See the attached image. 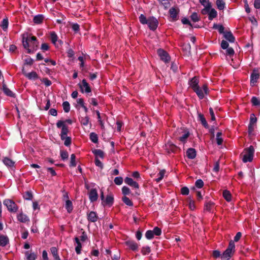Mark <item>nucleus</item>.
I'll return each mask as SVG.
<instances>
[{"label": "nucleus", "mask_w": 260, "mask_h": 260, "mask_svg": "<svg viewBox=\"0 0 260 260\" xmlns=\"http://www.w3.org/2000/svg\"><path fill=\"white\" fill-rule=\"evenodd\" d=\"M22 74L29 80H35L38 78V75L36 72H31L27 73L25 71L24 68L22 70Z\"/></svg>", "instance_id": "17"}, {"label": "nucleus", "mask_w": 260, "mask_h": 260, "mask_svg": "<svg viewBox=\"0 0 260 260\" xmlns=\"http://www.w3.org/2000/svg\"><path fill=\"white\" fill-rule=\"evenodd\" d=\"M23 197L26 200H31L33 195L31 191H26L23 193Z\"/></svg>", "instance_id": "36"}, {"label": "nucleus", "mask_w": 260, "mask_h": 260, "mask_svg": "<svg viewBox=\"0 0 260 260\" xmlns=\"http://www.w3.org/2000/svg\"><path fill=\"white\" fill-rule=\"evenodd\" d=\"M199 79L197 77H194L189 81V84L192 89L199 87Z\"/></svg>", "instance_id": "25"}, {"label": "nucleus", "mask_w": 260, "mask_h": 260, "mask_svg": "<svg viewBox=\"0 0 260 260\" xmlns=\"http://www.w3.org/2000/svg\"><path fill=\"white\" fill-rule=\"evenodd\" d=\"M9 25V21L8 18H5L2 21V24H1V27L3 28V29L5 31L8 27Z\"/></svg>", "instance_id": "44"}, {"label": "nucleus", "mask_w": 260, "mask_h": 260, "mask_svg": "<svg viewBox=\"0 0 260 260\" xmlns=\"http://www.w3.org/2000/svg\"><path fill=\"white\" fill-rule=\"evenodd\" d=\"M69 166L70 167H75L76 166V155L75 154H72L71 155V160Z\"/></svg>", "instance_id": "47"}, {"label": "nucleus", "mask_w": 260, "mask_h": 260, "mask_svg": "<svg viewBox=\"0 0 260 260\" xmlns=\"http://www.w3.org/2000/svg\"><path fill=\"white\" fill-rule=\"evenodd\" d=\"M9 242L8 237L6 235H0V246L2 247L6 246Z\"/></svg>", "instance_id": "27"}, {"label": "nucleus", "mask_w": 260, "mask_h": 260, "mask_svg": "<svg viewBox=\"0 0 260 260\" xmlns=\"http://www.w3.org/2000/svg\"><path fill=\"white\" fill-rule=\"evenodd\" d=\"M151 252L150 247L149 246H143L141 249V253L143 255H147Z\"/></svg>", "instance_id": "50"}, {"label": "nucleus", "mask_w": 260, "mask_h": 260, "mask_svg": "<svg viewBox=\"0 0 260 260\" xmlns=\"http://www.w3.org/2000/svg\"><path fill=\"white\" fill-rule=\"evenodd\" d=\"M125 245L128 248L134 251H137L138 249V244L134 240H128L125 242Z\"/></svg>", "instance_id": "16"}, {"label": "nucleus", "mask_w": 260, "mask_h": 260, "mask_svg": "<svg viewBox=\"0 0 260 260\" xmlns=\"http://www.w3.org/2000/svg\"><path fill=\"white\" fill-rule=\"evenodd\" d=\"M191 19L193 22H197L199 20L198 15L197 13H193L190 16Z\"/></svg>", "instance_id": "64"}, {"label": "nucleus", "mask_w": 260, "mask_h": 260, "mask_svg": "<svg viewBox=\"0 0 260 260\" xmlns=\"http://www.w3.org/2000/svg\"><path fill=\"white\" fill-rule=\"evenodd\" d=\"M152 232H153L154 235L160 236L161 234V229L157 226L154 227L153 230H152Z\"/></svg>", "instance_id": "56"}, {"label": "nucleus", "mask_w": 260, "mask_h": 260, "mask_svg": "<svg viewBox=\"0 0 260 260\" xmlns=\"http://www.w3.org/2000/svg\"><path fill=\"white\" fill-rule=\"evenodd\" d=\"M124 182L130 186L133 187L135 188H139V184L133 180V179L130 177H126L124 179Z\"/></svg>", "instance_id": "19"}, {"label": "nucleus", "mask_w": 260, "mask_h": 260, "mask_svg": "<svg viewBox=\"0 0 260 260\" xmlns=\"http://www.w3.org/2000/svg\"><path fill=\"white\" fill-rule=\"evenodd\" d=\"M216 5L217 8L220 10H222L225 8V3L223 0H217Z\"/></svg>", "instance_id": "39"}, {"label": "nucleus", "mask_w": 260, "mask_h": 260, "mask_svg": "<svg viewBox=\"0 0 260 260\" xmlns=\"http://www.w3.org/2000/svg\"><path fill=\"white\" fill-rule=\"evenodd\" d=\"M162 5L164 7L165 9H167L170 6L171 0H158Z\"/></svg>", "instance_id": "45"}, {"label": "nucleus", "mask_w": 260, "mask_h": 260, "mask_svg": "<svg viewBox=\"0 0 260 260\" xmlns=\"http://www.w3.org/2000/svg\"><path fill=\"white\" fill-rule=\"evenodd\" d=\"M50 39L52 43L55 45L58 39V36L55 31H51L50 32Z\"/></svg>", "instance_id": "43"}, {"label": "nucleus", "mask_w": 260, "mask_h": 260, "mask_svg": "<svg viewBox=\"0 0 260 260\" xmlns=\"http://www.w3.org/2000/svg\"><path fill=\"white\" fill-rule=\"evenodd\" d=\"M166 173L165 170H161L159 173L158 174L157 176H158V178L155 179V181L157 182H159L164 178L165 174Z\"/></svg>", "instance_id": "46"}, {"label": "nucleus", "mask_w": 260, "mask_h": 260, "mask_svg": "<svg viewBox=\"0 0 260 260\" xmlns=\"http://www.w3.org/2000/svg\"><path fill=\"white\" fill-rule=\"evenodd\" d=\"M198 120L202 123L204 127L206 128H209V125L206 120L203 114L202 113H198Z\"/></svg>", "instance_id": "23"}, {"label": "nucleus", "mask_w": 260, "mask_h": 260, "mask_svg": "<svg viewBox=\"0 0 260 260\" xmlns=\"http://www.w3.org/2000/svg\"><path fill=\"white\" fill-rule=\"evenodd\" d=\"M139 21L142 24H147L148 19H147L146 16L143 14H141L139 16Z\"/></svg>", "instance_id": "52"}, {"label": "nucleus", "mask_w": 260, "mask_h": 260, "mask_svg": "<svg viewBox=\"0 0 260 260\" xmlns=\"http://www.w3.org/2000/svg\"><path fill=\"white\" fill-rule=\"evenodd\" d=\"M251 102L253 106H257L260 105V100L255 96H253Z\"/></svg>", "instance_id": "54"}, {"label": "nucleus", "mask_w": 260, "mask_h": 260, "mask_svg": "<svg viewBox=\"0 0 260 260\" xmlns=\"http://www.w3.org/2000/svg\"><path fill=\"white\" fill-rule=\"evenodd\" d=\"M154 236V235L152 230H148L145 233V237L148 240L153 238Z\"/></svg>", "instance_id": "55"}, {"label": "nucleus", "mask_w": 260, "mask_h": 260, "mask_svg": "<svg viewBox=\"0 0 260 260\" xmlns=\"http://www.w3.org/2000/svg\"><path fill=\"white\" fill-rule=\"evenodd\" d=\"M114 182L116 185H121L123 182V178L121 177H116L115 178Z\"/></svg>", "instance_id": "58"}, {"label": "nucleus", "mask_w": 260, "mask_h": 260, "mask_svg": "<svg viewBox=\"0 0 260 260\" xmlns=\"http://www.w3.org/2000/svg\"><path fill=\"white\" fill-rule=\"evenodd\" d=\"M204 186V182L202 179H198L195 182V186L201 188Z\"/></svg>", "instance_id": "59"}, {"label": "nucleus", "mask_w": 260, "mask_h": 260, "mask_svg": "<svg viewBox=\"0 0 260 260\" xmlns=\"http://www.w3.org/2000/svg\"><path fill=\"white\" fill-rule=\"evenodd\" d=\"M95 164L96 166L100 167L101 169H103L104 168L103 163L99 160L98 157L95 158Z\"/></svg>", "instance_id": "63"}, {"label": "nucleus", "mask_w": 260, "mask_h": 260, "mask_svg": "<svg viewBox=\"0 0 260 260\" xmlns=\"http://www.w3.org/2000/svg\"><path fill=\"white\" fill-rule=\"evenodd\" d=\"M78 86L82 93H88L91 91V88L85 79H83L81 83L78 84Z\"/></svg>", "instance_id": "9"}, {"label": "nucleus", "mask_w": 260, "mask_h": 260, "mask_svg": "<svg viewBox=\"0 0 260 260\" xmlns=\"http://www.w3.org/2000/svg\"><path fill=\"white\" fill-rule=\"evenodd\" d=\"M211 211V203L210 201L207 202L204 206V212L210 213Z\"/></svg>", "instance_id": "42"}, {"label": "nucleus", "mask_w": 260, "mask_h": 260, "mask_svg": "<svg viewBox=\"0 0 260 260\" xmlns=\"http://www.w3.org/2000/svg\"><path fill=\"white\" fill-rule=\"evenodd\" d=\"M122 192L124 196H125L126 195H128L131 193V190L128 187L124 186L122 188Z\"/></svg>", "instance_id": "60"}, {"label": "nucleus", "mask_w": 260, "mask_h": 260, "mask_svg": "<svg viewBox=\"0 0 260 260\" xmlns=\"http://www.w3.org/2000/svg\"><path fill=\"white\" fill-rule=\"evenodd\" d=\"M179 9L177 7H173L170 9L169 14L171 20V21H176L179 19Z\"/></svg>", "instance_id": "6"}, {"label": "nucleus", "mask_w": 260, "mask_h": 260, "mask_svg": "<svg viewBox=\"0 0 260 260\" xmlns=\"http://www.w3.org/2000/svg\"><path fill=\"white\" fill-rule=\"evenodd\" d=\"M98 216L96 212L94 211H90L87 214V219L91 222H95L98 220Z\"/></svg>", "instance_id": "22"}, {"label": "nucleus", "mask_w": 260, "mask_h": 260, "mask_svg": "<svg viewBox=\"0 0 260 260\" xmlns=\"http://www.w3.org/2000/svg\"><path fill=\"white\" fill-rule=\"evenodd\" d=\"M181 130L184 132V134L178 138V140L181 142L185 143L190 135V133L188 131L184 129H181Z\"/></svg>", "instance_id": "21"}, {"label": "nucleus", "mask_w": 260, "mask_h": 260, "mask_svg": "<svg viewBox=\"0 0 260 260\" xmlns=\"http://www.w3.org/2000/svg\"><path fill=\"white\" fill-rule=\"evenodd\" d=\"M25 255L27 260H36L37 258V254L34 252L29 253L28 251L25 252Z\"/></svg>", "instance_id": "32"}, {"label": "nucleus", "mask_w": 260, "mask_h": 260, "mask_svg": "<svg viewBox=\"0 0 260 260\" xmlns=\"http://www.w3.org/2000/svg\"><path fill=\"white\" fill-rule=\"evenodd\" d=\"M214 142L216 143L217 145H222L223 142V137L222 131H218L216 133L214 139Z\"/></svg>", "instance_id": "14"}, {"label": "nucleus", "mask_w": 260, "mask_h": 260, "mask_svg": "<svg viewBox=\"0 0 260 260\" xmlns=\"http://www.w3.org/2000/svg\"><path fill=\"white\" fill-rule=\"evenodd\" d=\"M63 110L66 113H68L70 110V105L68 101L63 102L62 103Z\"/></svg>", "instance_id": "51"}, {"label": "nucleus", "mask_w": 260, "mask_h": 260, "mask_svg": "<svg viewBox=\"0 0 260 260\" xmlns=\"http://www.w3.org/2000/svg\"><path fill=\"white\" fill-rule=\"evenodd\" d=\"M223 36L224 38L231 43H234L235 41V38L231 31H225Z\"/></svg>", "instance_id": "26"}, {"label": "nucleus", "mask_w": 260, "mask_h": 260, "mask_svg": "<svg viewBox=\"0 0 260 260\" xmlns=\"http://www.w3.org/2000/svg\"><path fill=\"white\" fill-rule=\"evenodd\" d=\"M29 42H31L32 43L34 42V44H35L36 48H35V50H37L38 45H39V42H38L37 38L35 36H32L31 37L29 38Z\"/></svg>", "instance_id": "57"}, {"label": "nucleus", "mask_w": 260, "mask_h": 260, "mask_svg": "<svg viewBox=\"0 0 260 260\" xmlns=\"http://www.w3.org/2000/svg\"><path fill=\"white\" fill-rule=\"evenodd\" d=\"M259 78V73L258 70L254 69L250 76V84L252 86H254Z\"/></svg>", "instance_id": "12"}, {"label": "nucleus", "mask_w": 260, "mask_h": 260, "mask_svg": "<svg viewBox=\"0 0 260 260\" xmlns=\"http://www.w3.org/2000/svg\"><path fill=\"white\" fill-rule=\"evenodd\" d=\"M235 252V245L234 241L231 240L229 244L228 248L221 256L222 260H229Z\"/></svg>", "instance_id": "2"}, {"label": "nucleus", "mask_w": 260, "mask_h": 260, "mask_svg": "<svg viewBox=\"0 0 260 260\" xmlns=\"http://www.w3.org/2000/svg\"><path fill=\"white\" fill-rule=\"evenodd\" d=\"M219 169L220 168L219 160H218L216 161L214 165L213 171L215 173V175L214 176L212 175V177L213 178V179H212V181H216L219 179L220 176V175L218 174Z\"/></svg>", "instance_id": "13"}, {"label": "nucleus", "mask_w": 260, "mask_h": 260, "mask_svg": "<svg viewBox=\"0 0 260 260\" xmlns=\"http://www.w3.org/2000/svg\"><path fill=\"white\" fill-rule=\"evenodd\" d=\"M17 219L21 222L25 223L29 220L27 216L22 213L17 215Z\"/></svg>", "instance_id": "30"}, {"label": "nucleus", "mask_w": 260, "mask_h": 260, "mask_svg": "<svg viewBox=\"0 0 260 260\" xmlns=\"http://www.w3.org/2000/svg\"><path fill=\"white\" fill-rule=\"evenodd\" d=\"M122 201L127 206H133V203L132 201L127 197L124 196L122 198Z\"/></svg>", "instance_id": "48"}, {"label": "nucleus", "mask_w": 260, "mask_h": 260, "mask_svg": "<svg viewBox=\"0 0 260 260\" xmlns=\"http://www.w3.org/2000/svg\"><path fill=\"white\" fill-rule=\"evenodd\" d=\"M147 24L150 29L154 31L158 27V21L153 16L150 17L148 18Z\"/></svg>", "instance_id": "10"}, {"label": "nucleus", "mask_w": 260, "mask_h": 260, "mask_svg": "<svg viewBox=\"0 0 260 260\" xmlns=\"http://www.w3.org/2000/svg\"><path fill=\"white\" fill-rule=\"evenodd\" d=\"M223 197L228 202H230L232 200L231 193L227 190H225L223 191Z\"/></svg>", "instance_id": "38"}, {"label": "nucleus", "mask_w": 260, "mask_h": 260, "mask_svg": "<svg viewBox=\"0 0 260 260\" xmlns=\"http://www.w3.org/2000/svg\"><path fill=\"white\" fill-rule=\"evenodd\" d=\"M178 147L170 142H168L165 145V149L168 153H175Z\"/></svg>", "instance_id": "15"}, {"label": "nucleus", "mask_w": 260, "mask_h": 260, "mask_svg": "<svg viewBox=\"0 0 260 260\" xmlns=\"http://www.w3.org/2000/svg\"><path fill=\"white\" fill-rule=\"evenodd\" d=\"M44 17L42 14L36 15L33 18V22L37 24H41L43 22Z\"/></svg>", "instance_id": "29"}, {"label": "nucleus", "mask_w": 260, "mask_h": 260, "mask_svg": "<svg viewBox=\"0 0 260 260\" xmlns=\"http://www.w3.org/2000/svg\"><path fill=\"white\" fill-rule=\"evenodd\" d=\"M189 190L187 187L184 186L181 188V193L183 195H188L189 194Z\"/></svg>", "instance_id": "62"}, {"label": "nucleus", "mask_w": 260, "mask_h": 260, "mask_svg": "<svg viewBox=\"0 0 260 260\" xmlns=\"http://www.w3.org/2000/svg\"><path fill=\"white\" fill-rule=\"evenodd\" d=\"M89 139L91 141L94 143H97L98 142V136L94 132H92L90 134Z\"/></svg>", "instance_id": "37"}, {"label": "nucleus", "mask_w": 260, "mask_h": 260, "mask_svg": "<svg viewBox=\"0 0 260 260\" xmlns=\"http://www.w3.org/2000/svg\"><path fill=\"white\" fill-rule=\"evenodd\" d=\"M203 90L199 86L193 89L200 99H203L204 98V92L206 94H207L208 92V86L206 84L203 85Z\"/></svg>", "instance_id": "8"}, {"label": "nucleus", "mask_w": 260, "mask_h": 260, "mask_svg": "<svg viewBox=\"0 0 260 260\" xmlns=\"http://www.w3.org/2000/svg\"><path fill=\"white\" fill-rule=\"evenodd\" d=\"M29 39L28 38H25L24 36L22 38V44L23 46L25 49H28L29 48Z\"/></svg>", "instance_id": "49"}, {"label": "nucleus", "mask_w": 260, "mask_h": 260, "mask_svg": "<svg viewBox=\"0 0 260 260\" xmlns=\"http://www.w3.org/2000/svg\"><path fill=\"white\" fill-rule=\"evenodd\" d=\"M75 241L77 244V246L75 248V251L78 254H80L82 248V244L80 242L79 239L78 237L75 238Z\"/></svg>", "instance_id": "33"}, {"label": "nucleus", "mask_w": 260, "mask_h": 260, "mask_svg": "<svg viewBox=\"0 0 260 260\" xmlns=\"http://www.w3.org/2000/svg\"><path fill=\"white\" fill-rule=\"evenodd\" d=\"M189 208L191 210H194L196 208L194 201L190 198L188 199Z\"/></svg>", "instance_id": "53"}, {"label": "nucleus", "mask_w": 260, "mask_h": 260, "mask_svg": "<svg viewBox=\"0 0 260 260\" xmlns=\"http://www.w3.org/2000/svg\"><path fill=\"white\" fill-rule=\"evenodd\" d=\"M3 161L6 166L8 167H12L14 164V162L8 157L4 158Z\"/></svg>", "instance_id": "41"}, {"label": "nucleus", "mask_w": 260, "mask_h": 260, "mask_svg": "<svg viewBox=\"0 0 260 260\" xmlns=\"http://www.w3.org/2000/svg\"><path fill=\"white\" fill-rule=\"evenodd\" d=\"M60 156L62 160L67 159L68 158L69 154L67 151L61 150L60 151Z\"/></svg>", "instance_id": "61"}, {"label": "nucleus", "mask_w": 260, "mask_h": 260, "mask_svg": "<svg viewBox=\"0 0 260 260\" xmlns=\"http://www.w3.org/2000/svg\"><path fill=\"white\" fill-rule=\"evenodd\" d=\"M254 151V148L252 146L244 149V151L241 154L243 161L244 162L251 161L253 159Z\"/></svg>", "instance_id": "3"}, {"label": "nucleus", "mask_w": 260, "mask_h": 260, "mask_svg": "<svg viewBox=\"0 0 260 260\" xmlns=\"http://www.w3.org/2000/svg\"><path fill=\"white\" fill-rule=\"evenodd\" d=\"M65 208L67 210V212L69 213H70L72 212L73 209V204L71 201L70 200H67L66 201V204H65Z\"/></svg>", "instance_id": "31"}, {"label": "nucleus", "mask_w": 260, "mask_h": 260, "mask_svg": "<svg viewBox=\"0 0 260 260\" xmlns=\"http://www.w3.org/2000/svg\"><path fill=\"white\" fill-rule=\"evenodd\" d=\"M157 52L160 59L166 63L170 61L171 57L167 51L162 49H158Z\"/></svg>", "instance_id": "7"}, {"label": "nucleus", "mask_w": 260, "mask_h": 260, "mask_svg": "<svg viewBox=\"0 0 260 260\" xmlns=\"http://www.w3.org/2000/svg\"><path fill=\"white\" fill-rule=\"evenodd\" d=\"M56 126L57 128H61L60 136L61 140H64V145L66 146H70L72 139L71 137L67 136L69 132L68 126L64 124V121L58 120L56 123Z\"/></svg>", "instance_id": "1"}, {"label": "nucleus", "mask_w": 260, "mask_h": 260, "mask_svg": "<svg viewBox=\"0 0 260 260\" xmlns=\"http://www.w3.org/2000/svg\"><path fill=\"white\" fill-rule=\"evenodd\" d=\"M186 155L188 158L193 159L196 157V150L194 148H189L186 151Z\"/></svg>", "instance_id": "24"}, {"label": "nucleus", "mask_w": 260, "mask_h": 260, "mask_svg": "<svg viewBox=\"0 0 260 260\" xmlns=\"http://www.w3.org/2000/svg\"><path fill=\"white\" fill-rule=\"evenodd\" d=\"M92 151V153L96 156V157H97V156H99L101 158H103L104 157V153L102 150L94 149Z\"/></svg>", "instance_id": "35"}, {"label": "nucleus", "mask_w": 260, "mask_h": 260, "mask_svg": "<svg viewBox=\"0 0 260 260\" xmlns=\"http://www.w3.org/2000/svg\"><path fill=\"white\" fill-rule=\"evenodd\" d=\"M50 251L55 260H61L57 252V249L55 247L50 248Z\"/></svg>", "instance_id": "34"}, {"label": "nucleus", "mask_w": 260, "mask_h": 260, "mask_svg": "<svg viewBox=\"0 0 260 260\" xmlns=\"http://www.w3.org/2000/svg\"><path fill=\"white\" fill-rule=\"evenodd\" d=\"M98 193L95 188H92L89 193V199L91 202H94L98 200Z\"/></svg>", "instance_id": "18"}, {"label": "nucleus", "mask_w": 260, "mask_h": 260, "mask_svg": "<svg viewBox=\"0 0 260 260\" xmlns=\"http://www.w3.org/2000/svg\"><path fill=\"white\" fill-rule=\"evenodd\" d=\"M114 203V197L112 194H110L107 196L106 199L102 202V205L103 206H108V207H111Z\"/></svg>", "instance_id": "11"}, {"label": "nucleus", "mask_w": 260, "mask_h": 260, "mask_svg": "<svg viewBox=\"0 0 260 260\" xmlns=\"http://www.w3.org/2000/svg\"><path fill=\"white\" fill-rule=\"evenodd\" d=\"M213 28L217 29L220 34H224V27L222 25L214 24Z\"/></svg>", "instance_id": "40"}, {"label": "nucleus", "mask_w": 260, "mask_h": 260, "mask_svg": "<svg viewBox=\"0 0 260 260\" xmlns=\"http://www.w3.org/2000/svg\"><path fill=\"white\" fill-rule=\"evenodd\" d=\"M2 89L4 93L9 96L10 97H15V93H14L10 89H9L6 84L4 83V80L3 81V85H2Z\"/></svg>", "instance_id": "20"}, {"label": "nucleus", "mask_w": 260, "mask_h": 260, "mask_svg": "<svg viewBox=\"0 0 260 260\" xmlns=\"http://www.w3.org/2000/svg\"><path fill=\"white\" fill-rule=\"evenodd\" d=\"M200 3L205 7L202 10L203 15L208 14V19L211 20V5L209 0H199Z\"/></svg>", "instance_id": "4"}, {"label": "nucleus", "mask_w": 260, "mask_h": 260, "mask_svg": "<svg viewBox=\"0 0 260 260\" xmlns=\"http://www.w3.org/2000/svg\"><path fill=\"white\" fill-rule=\"evenodd\" d=\"M79 120L82 125L87 126L89 123V117L86 114L85 116H80Z\"/></svg>", "instance_id": "28"}, {"label": "nucleus", "mask_w": 260, "mask_h": 260, "mask_svg": "<svg viewBox=\"0 0 260 260\" xmlns=\"http://www.w3.org/2000/svg\"><path fill=\"white\" fill-rule=\"evenodd\" d=\"M3 204L7 207L9 211L11 212H16L17 211L18 207L13 200L6 199L4 201Z\"/></svg>", "instance_id": "5"}]
</instances>
